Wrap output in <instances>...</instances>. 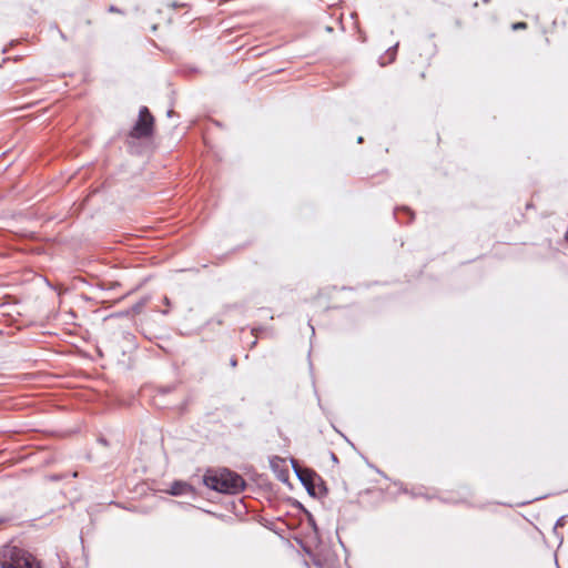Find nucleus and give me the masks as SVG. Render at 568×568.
<instances>
[{
	"label": "nucleus",
	"mask_w": 568,
	"mask_h": 568,
	"mask_svg": "<svg viewBox=\"0 0 568 568\" xmlns=\"http://www.w3.org/2000/svg\"><path fill=\"white\" fill-rule=\"evenodd\" d=\"M207 487L224 494H239L245 488V480L239 474L229 469L209 471L204 476Z\"/></svg>",
	"instance_id": "1"
},
{
	"label": "nucleus",
	"mask_w": 568,
	"mask_h": 568,
	"mask_svg": "<svg viewBox=\"0 0 568 568\" xmlns=\"http://www.w3.org/2000/svg\"><path fill=\"white\" fill-rule=\"evenodd\" d=\"M1 568H41L39 561L26 549L6 545L0 551Z\"/></svg>",
	"instance_id": "2"
},
{
	"label": "nucleus",
	"mask_w": 568,
	"mask_h": 568,
	"mask_svg": "<svg viewBox=\"0 0 568 568\" xmlns=\"http://www.w3.org/2000/svg\"><path fill=\"white\" fill-rule=\"evenodd\" d=\"M154 129V116L146 106H142L139 111V119L130 132V136L134 139L149 138Z\"/></svg>",
	"instance_id": "3"
},
{
	"label": "nucleus",
	"mask_w": 568,
	"mask_h": 568,
	"mask_svg": "<svg viewBox=\"0 0 568 568\" xmlns=\"http://www.w3.org/2000/svg\"><path fill=\"white\" fill-rule=\"evenodd\" d=\"M185 487V484L176 483L172 486L171 494L172 495H180L183 491V488Z\"/></svg>",
	"instance_id": "4"
},
{
	"label": "nucleus",
	"mask_w": 568,
	"mask_h": 568,
	"mask_svg": "<svg viewBox=\"0 0 568 568\" xmlns=\"http://www.w3.org/2000/svg\"><path fill=\"white\" fill-rule=\"evenodd\" d=\"M527 28L526 22H516L513 24V30H523Z\"/></svg>",
	"instance_id": "5"
},
{
	"label": "nucleus",
	"mask_w": 568,
	"mask_h": 568,
	"mask_svg": "<svg viewBox=\"0 0 568 568\" xmlns=\"http://www.w3.org/2000/svg\"><path fill=\"white\" fill-rule=\"evenodd\" d=\"M419 78H420L422 80H424V79L426 78V74H425V72H424V71H422V72L419 73Z\"/></svg>",
	"instance_id": "6"
},
{
	"label": "nucleus",
	"mask_w": 568,
	"mask_h": 568,
	"mask_svg": "<svg viewBox=\"0 0 568 568\" xmlns=\"http://www.w3.org/2000/svg\"><path fill=\"white\" fill-rule=\"evenodd\" d=\"M109 10H110L111 12H118V10H116L113 6H111Z\"/></svg>",
	"instance_id": "7"
},
{
	"label": "nucleus",
	"mask_w": 568,
	"mask_h": 568,
	"mask_svg": "<svg viewBox=\"0 0 568 568\" xmlns=\"http://www.w3.org/2000/svg\"><path fill=\"white\" fill-rule=\"evenodd\" d=\"M490 1H491V0H481V3H484V4H488V3H490Z\"/></svg>",
	"instance_id": "8"
}]
</instances>
